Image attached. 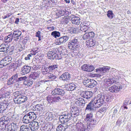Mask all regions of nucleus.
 Masks as SVG:
<instances>
[{
	"label": "nucleus",
	"mask_w": 131,
	"mask_h": 131,
	"mask_svg": "<svg viewBox=\"0 0 131 131\" xmlns=\"http://www.w3.org/2000/svg\"><path fill=\"white\" fill-rule=\"evenodd\" d=\"M27 77L26 76H21L18 73H16L13 75L7 81L8 85L15 84L16 83H20L23 81L26 80Z\"/></svg>",
	"instance_id": "1"
},
{
	"label": "nucleus",
	"mask_w": 131,
	"mask_h": 131,
	"mask_svg": "<svg viewBox=\"0 0 131 131\" xmlns=\"http://www.w3.org/2000/svg\"><path fill=\"white\" fill-rule=\"evenodd\" d=\"M14 94V101L15 103L21 104L25 102L27 100V97L23 95L21 91L15 92Z\"/></svg>",
	"instance_id": "2"
},
{
	"label": "nucleus",
	"mask_w": 131,
	"mask_h": 131,
	"mask_svg": "<svg viewBox=\"0 0 131 131\" xmlns=\"http://www.w3.org/2000/svg\"><path fill=\"white\" fill-rule=\"evenodd\" d=\"M92 100L98 107H100L103 104L105 100L106 101H108V97L104 94H98L96 98Z\"/></svg>",
	"instance_id": "3"
},
{
	"label": "nucleus",
	"mask_w": 131,
	"mask_h": 131,
	"mask_svg": "<svg viewBox=\"0 0 131 131\" xmlns=\"http://www.w3.org/2000/svg\"><path fill=\"white\" fill-rule=\"evenodd\" d=\"M36 118V115L34 112H30L24 115L23 121L24 123H28L35 120Z\"/></svg>",
	"instance_id": "4"
},
{
	"label": "nucleus",
	"mask_w": 131,
	"mask_h": 131,
	"mask_svg": "<svg viewBox=\"0 0 131 131\" xmlns=\"http://www.w3.org/2000/svg\"><path fill=\"white\" fill-rule=\"evenodd\" d=\"M80 42L78 38L75 37L69 41L68 47L70 49L74 50L75 48H78L80 46Z\"/></svg>",
	"instance_id": "5"
},
{
	"label": "nucleus",
	"mask_w": 131,
	"mask_h": 131,
	"mask_svg": "<svg viewBox=\"0 0 131 131\" xmlns=\"http://www.w3.org/2000/svg\"><path fill=\"white\" fill-rule=\"evenodd\" d=\"M71 114V113H66L63 115L60 116L59 119L60 122L62 123L68 124L69 120L73 117Z\"/></svg>",
	"instance_id": "6"
},
{
	"label": "nucleus",
	"mask_w": 131,
	"mask_h": 131,
	"mask_svg": "<svg viewBox=\"0 0 131 131\" xmlns=\"http://www.w3.org/2000/svg\"><path fill=\"white\" fill-rule=\"evenodd\" d=\"M48 58L50 59L60 60L62 58V55L60 52L57 53L49 52L47 54Z\"/></svg>",
	"instance_id": "7"
},
{
	"label": "nucleus",
	"mask_w": 131,
	"mask_h": 131,
	"mask_svg": "<svg viewBox=\"0 0 131 131\" xmlns=\"http://www.w3.org/2000/svg\"><path fill=\"white\" fill-rule=\"evenodd\" d=\"M19 127L18 123L13 122L8 125H6V129L7 131H16Z\"/></svg>",
	"instance_id": "8"
},
{
	"label": "nucleus",
	"mask_w": 131,
	"mask_h": 131,
	"mask_svg": "<svg viewBox=\"0 0 131 131\" xmlns=\"http://www.w3.org/2000/svg\"><path fill=\"white\" fill-rule=\"evenodd\" d=\"M97 107L93 101L92 100L87 105L85 110L91 112H94L95 108Z\"/></svg>",
	"instance_id": "9"
},
{
	"label": "nucleus",
	"mask_w": 131,
	"mask_h": 131,
	"mask_svg": "<svg viewBox=\"0 0 131 131\" xmlns=\"http://www.w3.org/2000/svg\"><path fill=\"white\" fill-rule=\"evenodd\" d=\"M12 33L14 37V40L16 41L20 40L22 38L21 37V36H21V32L18 30H14Z\"/></svg>",
	"instance_id": "10"
},
{
	"label": "nucleus",
	"mask_w": 131,
	"mask_h": 131,
	"mask_svg": "<svg viewBox=\"0 0 131 131\" xmlns=\"http://www.w3.org/2000/svg\"><path fill=\"white\" fill-rule=\"evenodd\" d=\"M51 93L52 95H58L63 96L65 93L64 91L61 89L56 88L52 91Z\"/></svg>",
	"instance_id": "11"
},
{
	"label": "nucleus",
	"mask_w": 131,
	"mask_h": 131,
	"mask_svg": "<svg viewBox=\"0 0 131 131\" xmlns=\"http://www.w3.org/2000/svg\"><path fill=\"white\" fill-rule=\"evenodd\" d=\"M63 100V97L60 96H58L57 97L48 96L47 98V100L49 103H54L55 102L60 101Z\"/></svg>",
	"instance_id": "12"
},
{
	"label": "nucleus",
	"mask_w": 131,
	"mask_h": 131,
	"mask_svg": "<svg viewBox=\"0 0 131 131\" xmlns=\"http://www.w3.org/2000/svg\"><path fill=\"white\" fill-rule=\"evenodd\" d=\"M12 59V57L10 56L5 57L0 61V62L4 66L9 64L11 62Z\"/></svg>",
	"instance_id": "13"
},
{
	"label": "nucleus",
	"mask_w": 131,
	"mask_h": 131,
	"mask_svg": "<svg viewBox=\"0 0 131 131\" xmlns=\"http://www.w3.org/2000/svg\"><path fill=\"white\" fill-rule=\"evenodd\" d=\"M70 127L68 124L61 123L58 126L56 129L57 131H64L66 130Z\"/></svg>",
	"instance_id": "14"
},
{
	"label": "nucleus",
	"mask_w": 131,
	"mask_h": 131,
	"mask_svg": "<svg viewBox=\"0 0 131 131\" xmlns=\"http://www.w3.org/2000/svg\"><path fill=\"white\" fill-rule=\"evenodd\" d=\"M71 78L70 74L68 72H65L63 73L59 77V79L60 80L63 81H67L70 80Z\"/></svg>",
	"instance_id": "15"
},
{
	"label": "nucleus",
	"mask_w": 131,
	"mask_h": 131,
	"mask_svg": "<svg viewBox=\"0 0 131 131\" xmlns=\"http://www.w3.org/2000/svg\"><path fill=\"white\" fill-rule=\"evenodd\" d=\"M116 80H115L114 77L107 79H105L104 80L105 85L107 86H110L112 84L116 83Z\"/></svg>",
	"instance_id": "16"
},
{
	"label": "nucleus",
	"mask_w": 131,
	"mask_h": 131,
	"mask_svg": "<svg viewBox=\"0 0 131 131\" xmlns=\"http://www.w3.org/2000/svg\"><path fill=\"white\" fill-rule=\"evenodd\" d=\"M96 120L92 119L88 122L89 124L87 126L88 130H91L92 128L94 127L96 125L97 123Z\"/></svg>",
	"instance_id": "17"
},
{
	"label": "nucleus",
	"mask_w": 131,
	"mask_h": 131,
	"mask_svg": "<svg viewBox=\"0 0 131 131\" xmlns=\"http://www.w3.org/2000/svg\"><path fill=\"white\" fill-rule=\"evenodd\" d=\"M122 89V86L120 85L118 86L114 85L110 87L108 90L111 93H116L119 91L120 89Z\"/></svg>",
	"instance_id": "18"
},
{
	"label": "nucleus",
	"mask_w": 131,
	"mask_h": 131,
	"mask_svg": "<svg viewBox=\"0 0 131 131\" xmlns=\"http://www.w3.org/2000/svg\"><path fill=\"white\" fill-rule=\"evenodd\" d=\"M69 18L73 24L78 25L80 24V19L79 17H75L74 15H72L70 16Z\"/></svg>",
	"instance_id": "19"
},
{
	"label": "nucleus",
	"mask_w": 131,
	"mask_h": 131,
	"mask_svg": "<svg viewBox=\"0 0 131 131\" xmlns=\"http://www.w3.org/2000/svg\"><path fill=\"white\" fill-rule=\"evenodd\" d=\"M114 75V77L115 79V80H116V81L119 78H123V73L121 72V71H119L118 70L116 71L115 72H114L112 73Z\"/></svg>",
	"instance_id": "20"
},
{
	"label": "nucleus",
	"mask_w": 131,
	"mask_h": 131,
	"mask_svg": "<svg viewBox=\"0 0 131 131\" xmlns=\"http://www.w3.org/2000/svg\"><path fill=\"white\" fill-rule=\"evenodd\" d=\"M69 37L67 36H63L58 39L57 42L59 45L65 43L68 40Z\"/></svg>",
	"instance_id": "21"
},
{
	"label": "nucleus",
	"mask_w": 131,
	"mask_h": 131,
	"mask_svg": "<svg viewBox=\"0 0 131 131\" xmlns=\"http://www.w3.org/2000/svg\"><path fill=\"white\" fill-rule=\"evenodd\" d=\"M82 96L87 99H90L93 95V93L91 92L84 91L82 92Z\"/></svg>",
	"instance_id": "22"
},
{
	"label": "nucleus",
	"mask_w": 131,
	"mask_h": 131,
	"mask_svg": "<svg viewBox=\"0 0 131 131\" xmlns=\"http://www.w3.org/2000/svg\"><path fill=\"white\" fill-rule=\"evenodd\" d=\"M76 126L77 128L80 131H85L86 129L87 130V126H85L81 122H78L77 123Z\"/></svg>",
	"instance_id": "23"
},
{
	"label": "nucleus",
	"mask_w": 131,
	"mask_h": 131,
	"mask_svg": "<svg viewBox=\"0 0 131 131\" xmlns=\"http://www.w3.org/2000/svg\"><path fill=\"white\" fill-rule=\"evenodd\" d=\"M8 105V104L6 101L5 102H0V113H3L6 110Z\"/></svg>",
	"instance_id": "24"
},
{
	"label": "nucleus",
	"mask_w": 131,
	"mask_h": 131,
	"mask_svg": "<svg viewBox=\"0 0 131 131\" xmlns=\"http://www.w3.org/2000/svg\"><path fill=\"white\" fill-rule=\"evenodd\" d=\"M75 104L79 106L83 107L85 105V101L83 98H79L77 99V101L75 102Z\"/></svg>",
	"instance_id": "25"
},
{
	"label": "nucleus",
	"mask_w": 131,
	"mask_h": 131,
	"mask_svg": "<svg viewBox=\"0 0 131 131\" xmlns=\"http://www.w3.org/2000/svg\"><path fill=\"white\" fill-rule=\"evenodd\" d=\"M77 84V83L75 82L71 83L67 85V90L69 91H73L75 89Z\"/></svg>",
	"instance_id": "26"
},
{
	"label": "nucleus",
	"mask_w": 131,
	"mask_h": 131,
	"mask_svg": "<svg viewBox=\"0 0 131 131\" xmlns=\"http://www.w3.org/2000/svg\"><path fill=\"white\" fill-rule=\"evenodd\" d=\"M59 66L57 64H50L48 66L49 71L52 72L54 71L57 70L59 68Z\"/></svg>",
	"instance_id": "27"
},
{
	"label": "nucleus",
	"mask_w": 131,
	"mask_h": 131,
	"mask_svg": "<svg viewBox=\"0 0 131 131\" xmlns=\"http://www.w3.org/2000/svg\"><path fill=\"white\" fill-rule=\"evenodd\" d=\"M69 31L71 34H77L80 32V30L78 27H72L70 28Z\"/></svg>",
	"instance_id": "28"
},
{
	"label": "nucleus",
	"mask_w": 131,
	"mask_h": 131,
	"mask_svg": "<svg viewBox=\"0 0 131 131\" xmlns=\"http://www.w3.org/2000/svg\"><path fill=\"white\" fill-rule=\"evenodd\" d=\"M31 68L28 66H25L22 68V73L23 74H25L29 72L30 71Z\"/></svg>",
	"instance_id": "29"
},
{
	"label": "nucleus",
	"mask_w": 131,
	"mask_h": 131,
	"mask_svg": "<svg viewBox=\"0 0 131 131\" xmlns=\"http://www.w3.org/2000/svg\"><path fill=\"white\" fill-rule=\"evenodd\" d=\"M1 119H2V121H3L4 122V124L6 125H6H9L8 124L10 122L11 120V119L10 118L5 116L2 117L1 118Z\"/></svg>",
	"instance_id": "30"
},
{
	"label": "nucleus",
	"mask_w": 131,
	"mask_h": 131,
	"mask_svg": "<svg viewBox=\"0 0 131 131\" xmlns=\"http://www.w3.org/2000/svg\"><path fill=\"white\" fill-rule=\"evenodd\" d=\"M13 38H14V37L13 34L12 33H11L8 35V36L5 37L4 39L5 42L8 43L12 41Z\"/></svg>",
	"instance_id": "31"
},
{
	"label": "nucleus",
	"mask_w": 131,
	"mask_h": 131,
	"mask_svg": "<svg viewBox=\"0 0 131 131\" xmlns=\"http://www.w3.org/2000/svg\"><path fill=\"white\" fill-rule=\"evenodd\" d=\"M9 49L8 46L7 45H2L0 46V51L7 52Z\"/></svg>",
	"instance_id": "32"
},
{
	"label": "nucleus",
	"mask_w": 131,
	"mask_h": 131,
	"mask_svg": "<svg viewBox=\"0 0 131 131\" xmlns=\"http://www.w3.org/2000/svg\"><path fill=\"white\" fill-rule=\"evenodd\" d=\"M43 105L41 104H36L33 106L32 109L35 111H40L43 109Z\"/></svg>",
	"instance_id": "33"
},
{
	"label": "nucleus",
	"mask_w": 131,
	"mask_h": 131,
	"mask_svg": "<svg viewBox=\"0 0 131 131\" xmlns=\"http://www.w3.org/2000/svg\"><path fill=\"white\" fill-rule=\"evenodd\" d=\"M70 20V18H68L65 17L60 19V21L61 23L65 25L68 24Z\"/></svg>",
	"instance_id": "34"
},
{
	"label": "nucleus",
	"mask_w": 131,
	"mask_h": 131,
	"mask_svg": "<svg viewBox=\"0 0 131 131\" xmlns=\"http://www.w3.org/2000/svg\"><path fill=\"white\" fill-rule=\"evenodd\" d=\"M73 110L72 111V112L73 113V114L72 116L73 117H74L75 116H73V115H75L76 116H78L79 115L80 113V110L77 107H73Z\"/></svg>",
	"instance_id": "35"
},
{
	"label": "nucleus",
	"mask_w": 131,
	"mask_h": 131,
	"mask_svg": "<svg viewBox=\"0 0 131 131\" xmlns=\"http://www.w3.org/2000/svg\"><path fill=\"white\" fill-rule=\"evenodd\" d=\"M39 125L38 122L35 121L31 122L29 125V127H32L39 128Z\"/></svg>",
	"instance_id": "36"
},
{
	"label": "nucleus",
	"mask_w": 131,
	"mask_h": 131,
	"mask_svg": "<svg viewBox=\"0 0 131 131\" xmlns=\"http://www.w3.org/2000/svg\"><path fill=\"white\" fill-rule=\"evenodd\" d=\"M38 76V72H34L31 73L29 77L30 78L35 80L36 79Z\"/></svg>",
	"instance_id": "37"
},
{
	"label": "nucleus",
	"mask_w": 131,
	"mask_h": 131,
	"mask_svg": "<svg viewBox=\"0 0 131 131\" xmlns=\"http://www.w3.org/2000/svg\"><path fill=\"white\" fill-rule=\"evenodd\" d=\"M93 114L92 113H90L89 114H88L86 115L85 118L84 119V121H85L88 122L90 120L93 119Z\"/></svg>",
	"instance_id": "38"
},
{
	"label": "nucleus",
	"mask_w": 131,
	"mask_h": 131,
	"mask_svg": "<svg viewBox=\"0 0 131 131\" xmlns=\"http://www.w3.org/2000/svg\"><path fill=\"white\" fill-rule=\"evenodd\" d=\"M92 79L85 78L83 80V83L86 87H88V86L90 84V83Z\"/></svg>",
	"instance_id": "39"
},
{
	"label": "nucleus",
	"mask_w": 131,
	"mask_h": 131,
	"mask_svg": "<svg viewBox=\"0 0 131 131\" xmlns=\"http://www.w3.org/2000/svg\"><path fill=\"white\" fill-rule=\"evenodd\" d=\"M89 84H90L88 85V87L92 88L96 86L97 83L96 81L93 79H92Z\"/></svg>",
	"instance_id": "40"
},
{
	"label": "nucleus",
	"mask_w": 131,
	"mask_h": 131,
	"mask_svg": "<svg viewBox=\"0 0 131 131\" xmlns=\"http://www.w3.org/2000/svg\"><path fill=\"white\" fill-rule=\"evenodd\" d=\"M23 81H24L23 84L24 85H26L28 86H31L33 83L32 81V80H28Z\"/></svg>",
	"instance_id": "41"
},
{
	"label": "nucleus",
	"mask_w": 131,
	"mask_h": 131,
	"mask_svg": "<svg viewBox=\"0 0 131 131\" xmlns=\"http://www.w3.org/2000/svg\"><path fill=\"white\" fill-rule=\"evenodd\" d=\"M82 24H80V30L82 32H85L89 29L90 27L86 26H82Z\"/></svg>",
	"instance_id": "42"
},
{
	"label": "nucleus",
	"mask_w": 131,
	"mask_h": 131,
	"mask_svg": "<svg viewBox=\"0 0 131 131\" xmlns=\"http://www.w3.org/2000/svg\"><path fill=\"white\" fill-rule=\"evenodd\" d=\"M30 39L29 36L27 35L23 39L22 41L24 45V48H25V45H26L28 41Z\"/></svg>",
	"instance_id": "43"
},
{
	"label": "nucleus",
	"mask_w": 131,
	"mask_h": 131,
	"mask_svg": "<svg viewBox=\"0 0 131 131\" xmlns=\"http://www.w3.org/2000/svg\"><path fill=\"white\" fill-rule=\"evenodd\" d=\"M51 35L55 38L59 37L60 36V33L59 32L56 31L52 32L51 33Z\"/></svg>",
	"instance_id": "44"
},
{
	"label": "nucleus",
	"mask_w": 131,
	"mask_h": 131,
	"mask_svg": "<svg viewBox=\"0 0 131 131\" xmlns=\"http://www.w3.org/2000/svg\"><path fill=\"white\" fill-rule=\"evenodd\" d=\"M41 129L43 130L42 131H50L49 124H46L44 126L41 127Z\"/></svg>",
	"instance_id": "45"
},
{
	"label": "nucleus",
	"mask_w": 131,
	"mask_h": 131,
	"mask_svg": "<svg viewBox=\"0 0 131 131\" xmlns=\"http://www.w3.org/2000/svg\"><path fill=\"white\" fill-rule=\"evenodd\" d=\"M29 127L25 126L22 125L20 127V131H29Z\"/></svg>",
	"instance_id": "46"
},
{
	"label": "nucleus",
	"mask_w": 131,
	"mask_h": 131,
	"mask_svg": "<svg viewBox=\"0 0 131 131\" xmlns=\"http://www.w3.org/2000/svg\"><path fill=\"white\" fill-rule=\"evenodd\" d=\"M107 15L108 17L110 19H112L113 18V14L112 10H109L107 12Z\"/></svg>",
	"instance_id": "47"
},
{
	"label": "nucleus",
	"mask_w": 131,
	"mask_h": 131,
	"mask_svg": "<svg viewBox=\"0 0 131 131\" xmlns=\"http://www.w3.org/2000/svg\"><path fill=\"white\" fill-rule=\"evenodd\" d=\"M123 118L121 117H119L116 123V125L118 126L119 127L120 126L122 122Z\"/></svg>",
	"instance_id": "48"
},
{
	"label": "nucleus",
	"mask_w": 131,
	"mask_h": 131,
	"mask_svg": "<svg viewBox=\"0 0 131 131\" xmlns=\"http://www.w3.org/2000/svg\"><path fill=\"white\" fill-rule=\"evenodd\" d=\"M88 65L85 64L81 66V68L82 70L84 71L87 72V70H88Z\"/></svg>",
	"instance_id": "49"
},
{
	"label": "nucleus",
	"mask_w": 131,
	"mask_h": 131,
	"mask_svg": "<svg viewBox=\"0 0 131 131\" xmlns=\"http://www.w3.org/2000/svg\"><path fill=\"white\" fill-rule=\"evenodd\" d=\"M88 69L87 72H91L94 69V67L92 65H88Z\"/></svg>",
	"instance_id": "50"
},
{
	"label": "nucleus",
	"mask_w": 131,
	"mask_h": 131,
	"mask_svg": "<svg viewBox=\"0 0 131 131\" xmlns=\"http://www.w3.org/2000/svg\"><path fill=\"white\" fill-rule=\"evenodd\" d=\"M67 50L66 48L65 47H63L62 49L61 50V54H62V55H65L67 53Z\"/></svg>",
	"instance_id": "51"
},
{
	"label": "nucleus",
	"mask_w": 131,
	"mask_h": 131,
	"mask_svg": "<svg viewBox=\"0 0 131 131\" xmlns=\"http://www.w3.org/2000/svg\"><path fill=\"white\" fill-rule=\"evenodd\" d=\"M110 67H103L102 68V72L103 73L108 72L110 69Z\"/></svg>",
	"instance_id": "52"
},
{
	"label": "nucleus",
	"mask_w": 131,
	"mask_h": 131,
	"mask_svg": "<svg viewBox=\"0 0 131 131\" xmlns=\"http://www.w3.org/2000/svg\"><path fill=\"white\" fill-rule=\"evenodd\" d=\"M89 37V39L93 38L95 36V34L92 31H91L88 33Z\"/></svg>",
	"instance_id": "53"
},
{
	"label": "nucleus",
	"mask_w": 131,
	"mask_h": 131,
	"mask_svg": "<svg viewBox=\"0 0 131 131\" xmlns=\"http://www.w3.org/2000/svg\"><path fill=\"white\" fill-rule=\"evenodd\" d=\"M88 33H86L84 34L82 37L83 39H89Z\"/></svg>",
	"instance_id": "54"
},
{
	"label": "nucleus",
	"mask_w": 131,
	"mask_h": 131,
	"mask_svg": "<svg viewBox=\"0 0 131 131\" xmlns=\"http://www.w3.org/2000/svg\"><path fill=\"white\" fill-rule=\"evenodd\" d=\"M57 77L54 75L52 74L49 75L48 77V78L49 79H51V80H53L56 79Z\"/></svg>",
	"instance_id": "55"
},
{
	"label": "nucleus",
	"mask_w": 131,
	"mask_h": 131,
	"mask_svg": "<svg viewBox=\"0 0 131 131\" xmlns=\"http://www.w3.org/2000/svg\"><path fill=\"white\" fill-rule=\"evenodd\" d=\"M49 124L50 131H53V130L55 128V127L51 123H49Z\"/></svg>",
	"instance_id": "56"
},
{
	"label": "nucleus",
	"mask_w": 131,
	"mask_h": 131,
	"mask_svg": "<svg viewBox=\"0 0 131 131\" xmlns=\"http://www.w3.org/2000/svg\"><path fill=\"white\" fill-rule=\"evenodd\" d=\"M95 44V42L94 40H92L91 41H90L89 43V45L90 47H92L94 46Z\"/></svg>",
	"instance_id": "57"
},
{
	"label": "nucleus",
	"mask_w": 131,
	"mask_h": 131,
	"mask_svg": "<svg viewBox=\"0 0 131 131\" xmlns=\"http://www.w3.org/2000/svg\"><path fill=\"white\" fill-rule=\"evenodd\" d=\"M117 112V108H114L113 111V114L112 115V117H115V114Z\"/></svg>",
	"instance_id": "58"
},
{
	"label": "nucleus",
	"mask_w": 131,
	"mask_h": 131,
	"mask_svg": "<svg viewBox=\"0 0 131 131\" xmlns=\"http://www.w3.org/2000/svg\"><path fill=\"white\" fill-rule=\"evenodd\" d=\"M17 63H16L17 64V65L16 66L17 68L18 67L20 66L22 64V62L21 61L20 59L18 60L17 61Z\"/></svg>",
	"instance_id": "59"
},
{
	"label": "nucleus",
	"mask_w": 131,
	"mask_h": 131,
	"mask_svg": "<svg viewBox=\"0 0 131 131\" xmlns=\"http://www.w3.org/2000/svg\"><path fill=\"white\" fill-rule=\"evenodd\" d=\"M6 126L4 125L0 126V131H4L6 129Z\"/></svg>",
	"instance_id": "60"
},
{
	"label": "nucleus",
	"mask_w": 131,
	"mask_h": 131,
	"mask_svg": "<svg viewBox=\"0 0 131 131\" xmlns=\"http://www.w3.org/2000/svg\"><path fill=\"white\" fill-rule=\"evenodd\" d=\"M32 55V54L31 53L28 54L27 56L25 57V60H28L30 59V57H31Z\"/></svg>",
	"instance_id": "61"
},
{
	"label": "nucleus",
	"mask_w": 131,
	"mask_h": 131,
	"mask_svg": "<svg viewBox=\"0 0 131 131\" xmlns=\"http://www.w3.org/2000/svg\"><path fill=\"white\" fill-rule=\"evenodd\" d=\"M7 94L5 93H4L1 94L0 95V99L6 97L7 96Z\"/></svg>",
	"instance_id": "62"
},
{
	"label": "nucleus",
	"mask_w": 131,
	"mask_h": 131,
	"mask_svg": "<svg viewBox=\"0 0 131 131\" xmlns=\"http://www.w3.org/2000/svg\"><path fill=\"white\" fill-rule=\"evenodd\" d=\"M50 52L56 53H57L58 52H60L58 50V48H55L53 49L52 51H51Z\"/></svg>",
	"instance_id": "63"
},
{
	"label": "nucleus",
	"mask_w": 131,
	"mask_h": 131,
	"mask_svg": "<svg viewBox=\"0 0 131 131\" xmlns=\"http://www.w3.org/2000/svg\"><path fill=\"white\" fill-rule=\"evenodd\" d=\"M49 80H41V81H40L39 82V83L40 84H43L45 83V82H47L49 81Z\"/></svg>",
	"instance_id": "64"
}]
</instances>
